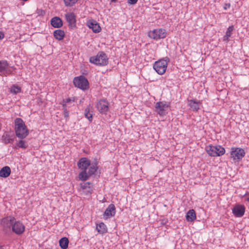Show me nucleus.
I'll list each match as a JSON object with an SVG mask.
<instances>
[{
  "mask_svg": "<svg viewBox=\"0 0 249 249\" xmlns=\"http://www.w3.org/2000/svg\"><path fill=\"white\" fill-rule=\"evenodd\" d=\"M16 135L19 139L26 138L28 134V130L24 122L20 118H17L14 121Z\"/></svg>",
  "mask_w": 249,
  "mask_h": 249,
  "instance_id": "f257e3e1",
  "label": "nucleus"
},
{
  "mask_svg": "<svg viewBox=\"0 0 249 249\" xmlns=\"http://www.w3.org/2000/svg\"><path fill=\"white\" fill-rule=\"evenodd\" d=\"M89 62L96 65L104 66L108 64V58L103 52H99L95 56L89 58Z\"/></svg>",
  "mask_w": 249,
  "mask_h": 249,
  "instance_id": "f03ea898",
  "label": "nucleus"
},
{
  "mask_svg": "<svg viewBox=\"0 0 249 249\" xmlns=\"http://www.w3.org/2000/svg\"><path fill=\"white\" fill-rule=\"evenodd\" d=\"M169 58L161 59L156 61L153 65V68L160 75L163 74L167 69Z\"/></svg>",
  "mask_w": 249,
  "mask_h": 249,
  "instance_id": "7ed1b4c3",
  "label": "nucleus"
},
{
  "mask_svg": "<svg viewBox=\"0 0 249 249\" xmlns=\"http://www.w3.org/2000/svg\"><path fill=\"white\" fill-rule=\"evenodd\" d=\"M14 221L15 217L13 216H7L1 219L0 224L3 231L6 234L11 232Z\"/></svg>",
  "mask_w": 249,
  "mask_h": 249,
  "instance_id": "20e7f679",
  "label": "nucleus"
},
{
  "mask_svg": "<svg viewBox=\"0 0 249 249\" xmlns=\"http://www.w3.org/2000/svg\"><path fill=\"white\" fill-rule=\"evenodd\" d=\"M74 85L82 90H86L89 88V83L87 79L84 76L75 77L73 79Z\"/></svg>",
  "mask_w": 249,
  "mask_h": 249,
  "instance_id": "39448f33",
  "label": "nucleus"
},
{
  "mask_svg": "<svg viewBox=\"0 0 249 249\" xmlns=\"http://www.w3.org/2000/svg\"><path fill=\"white\" fill-rule=\"evenodd\" d=\"M10 64L5 60H0V75L7 76L10 75H14L13 71L10 70Z\"/></svg>",
  "mask_w": 249,
  "mask_h": 249,
  "instance_id": "423d86ee",
  "label": "nucleus"
},
{
  "mask_svg": "<svg viewBox=\"0 0 249 249\" xmlns=\"http://www.w3.org/2000/svg\"><path fill=\"white\" fill-rule=\"evenodd\" d=\"M170 104L165 101L157 102L155 106V111L160 116H164L166 114V110L169 107Z\"/></svg>",
  "mask_w": 249,
  "mask_h": 249,
  "instance_id": "0eeeda50",
  "label": "nucleus"
},
{
  "mask_svg": "<svg viewBox=\"0 0 249 249\" xmlns=\"http://www.w3.org/2000/svg\"><path fill=\"white\" fill-rule=\"evenodd\" d=\"M148 36L155 40L164 38L166 36V32L162 28L154 29L149 32Z\"/></svg>",
  "mask_w": 249,
  "mask_h": 249,
  "instance_id": "6e6552de",
  "label": "nucleus"
},
{
  "mask_svg": "<svg viewBox=\"0 0 249 249\" xmlns=\"http://www.w3.org/2000/svg\"><path fill=\"white\" fill-rule=\"evenodd\" d=\"M245 150L240 148L232 147L231 150V156L234 160H239L245 155Z\"/></svg>",
  "mask_w": 249,
  "mask_h": 249,
  "instance_id": "1a4fd4ad",
  "label": "nucleus"
},
{
  "mask_svg": "<svg viewBox=\"0 0 249 249\" xmlns=\"http://www.w3.org/2000/svg\"><path fill=\"white\" fill-rule=\"evenodd\" d=\"M108 102L105 99L99 100L96 105V107L100 113L106 114L108 110Z\"/></svg>",
  "mask_w": 249,
  "mask_h": 249,
  "instance_id": "9d476101",
  "label": "nucleus"
},
{
  "mask_svg": "<svg viewBox=\"0 0 249 249\" xmlns=\"http://www.w3.org/2000/svg\"><path fill=\"white\" fill-rule=\"evenodd\" d=\"M25 227L22 223L19 221H16L15 219L12 231L17 234L20 235L24 232Z\"/></svg>",
  "mask_w": 249,
  "mask_h": 249,
  "instance_id": "9b49d317",
  "label": "nucleus"
},
{
  "mask_svg": "<svg viewBox=\"0 0 249 249\" xmlns=\"http://www.w3.org/2000/svg\"><path fill=\"white\" fill-rule=\"evenodd\" d=\"M65 18L69 27L73 28L76 26V15L73 12L67 13Z\"/></svg>",
  "mask_w": 249,
  "mask_h": 249,
  "instance_id": "f8f14e48",
  "label": "nucleus"
},
{
  "mask_svg": "<svg viewBox=\"0 0 249 249\" xmlns=\"http://www.w3.org/2000/svg\"><path fill=\"white\" fill-rule=\"evenodd\" d=\"M90 165V161L87 158H81L77 163L78 167L83 171H86Z\"/></svg>",
  "mask_w": 249,
  "mask_h": 249,
  "instance_id": "ddd939ff",
  "label": "nucleus"
},
{
  "mask_svg": "<svg viewBox=\"0 0 249 249\" xmlns=\"http://www.w3.org/2000/svg\"><path fill=\"white\" fill-rule=\"evenodd\" d=\"M79 191L86 195L91 194L92 192V189L90 186V183L89 182L81 183Z\"/></svg>",
  "mask_w": 249,
  "mask_h": 249,
  "instance_id": "4468645a",
  "label": "nucleus"
},
{
  "mask_svg": "<svg viewBox=\"0 0 249 249\" xmlns=\"http://www.w3.org/2000/svg\"><path fill=\"white\" fill-rule=\"evenodd\" d=\"M245 212V207L244 205H237L232 209V213L236 217L242 216Z\"/></svg>",
  "mask_w": 249,
  "mask_h": 249,
  "instance_id": "2eb2a0df",
  "label": "nucleus"
},
{
  "mask_svg": "<svg viewBox=\"0 0 249 249\" xmlns=\"http://www.w3.org/2000/svg\"><path fill=\"white\" fill-rule=\"evenodd\" d=\"M87 26L91 29L94 33H98L101 31V28L99 24L95 20H89L87 23Z\"/></svg>",
  "mask_w": 249,
  "mask_h": 249,
  "instance_id": "dca6fc26",
  "label": "nucleus"
},
{
  "mask_svg": "<svg viewBox=\"0 0 249 249\" xmlns=\"http://www.w3.org/2000/svg\"><path fill=\"white\" fill-rule=\"evenodd\" d=\"M115 212L116 209L115 206L113 204H110L105 211L104 215L107 218L114 216Z\"/></svg>",
  "mask_w": 249,
  "mask_h": 249,
  "instance_id": "f3484780",
  "label": "nucleus"
},
{
  "mask_svg": "<svg viewBox=\"0 0 249 249\" xmlns=\"http://www.w3.org/2000/svg\"><path fill=\"white\" fill-rule=\"evenodd\" d=\"M51 24L54 28H59L62 26L63 22L60 18L55 17L51 19Z\"/></svg>",
  "mask_w": 249,
  "mask_h": 249,
  "instance_id": "a211bd4d",
  "label": "nucleus"
},
{
  "mask_svg": "<svg viewBox=\"0 0 249 249\" xmlns=\"http://www.w3.org/2000/svg\"><path fill=\"white\" fill-rule=\"evenodd\" d=\"M188 105L189 107L194 111H197L199 109V107L201 104L200 101L196 100H188Z\"/></svg>",
  "mask_w": 249,
  "mask_h": 249,
  "instance_id": "6ab92c4d",
  "label": "nucleus"
},
{
  "mask_svg": "<svg viewBox=\"0 0 249 249\" xmlns=\"http://www.w3.org/2000/svg\"><path fill=\"white\" fill-rule=\"evenodd\" d=\"M216 149H217V148L215 147V146L212 145H209L207 146L205 148V150L207 153L212 157H217L218 153H216L215 152Z\"/></svg>",
  "mask_w": 249,
  "mask_h": 249,
  "instance_id": "aec40b11",
  "label": "nucleus"
},
{
  "mask_svg": "<svg viewBox=\"0 0 249 249\" xmlns=\"http://www.w3.org/2000/svg\"><path fill=\"white\" fill-rule=\"evenodd\" d=\"M186 219L189 222H192L196 219V212L194 210H190L187 213Z\"/></svg>",
  "mask_w": 249,
  "mask_h": 249,
  "instance_id": "412c9836",
  "label": "nucleus"
},
{
  "mask_svg": "<svg viewBox=\"0 0 249 249\" xmlns=\"http://www.w3.org/2000/svg\"><path fill=\"white\" fill-rule=\"evenodd\" d=\"M53 36L56 39L61 40L63 39L65 36V33L62 30L57 29L54 31Z\"/></svg>",
  "mask_w": 249,
  "mask_h": 249,
  "instance_id": "4be33fe9",
  "label": "nucleus"
},
{
  "mask_svg": "<svg viewBox=\"0 0 249 249\" xmlns=\"http://www.w3.org/2000/svg\"><path fill=\"white\" fill-rule=\"evenodd\" d=\"M2 141L5 144L12 143L14 142V139L9 134L5 133L2 136Z\"/></svg>",
  "mask_w": 249,
  "mask_h": 249,
  "instance_id": "5701e85b",
  "label": "nucleus"
},
{
  "mask_svg": "<svg viewBox=\"0 0 249 249\" xmlns=\"http://www.w3.org/2000/svg\"><path fill=\"white\" fill-rule=\"evenodd\" d=\"M96 229L100 233L103 234L107 231V228L104 223H100L96 225Z\"/></svg>",
  "mask_w": 249,
  "mask_h": 249,
  "instance_id": "b1692460",
  "label": "nucleus"
},
{
  "mask_svg": "<svg viewBox=\"0 0 249 249\" xmlns=\"http://www.w3.org/2000/svg\"><path fill=\"white\" fill-rule=\"evenodd\" d=\"M69 242L67 237H63L59 240V245L62 249H66L68 247Z\"/></svg>",
  "mask_w": 249,
  "mask_h": 249,
  "instance_id": "393cba45",
  "label": "nucleus"
},
{
  "mask_svg": "<svg viewBox=\"0 0 249 249\" xmlns=\"http://www.w3.org/2000/svg\"><path fill=\"white\" fill-rule=\"evenodd\" d=\"M84 115L86 118H87L89 122L92 120V114L90 112V108L89 107H86L84 111Z\"/></svg>",
  "mask_w": 249,
  "mask_h": 249,
  "instance_id": "a878e982",
  "label": "nucleus"
},
{
  "mask_svg": "<svg viewBox=\"0 0 249 249\" xmlns=\"http://www.w3.org/2000/svg\"><path fill=\"white\" fill-rule=\"evenodd\" d=\"M90 172H80L79 178L80 180L85 181L87 180L91 175Z\"/></svg>",
  "mask_w": 249,
  "mask_h": 249,
  "instance_id": "bb28decb",
  "label": "nucleus"
},
{
  "mask_svg": "<svg viewBox=\"0 0 249 249\" xmlns=\"http://www.w3.org/2000/svg\"><path fill=\"white\" fill-rule=\"evenodd\" d=\"M74 102V100H72L70 98H68L63 101V107H70L72 106Z\"/></svg>",
  "mask_w": 249,
  "mask_h": 249,
  "instance_id": "cd10ccee",
  "label": "nucleus"
},
{
  "mask_svg": "<svg viewBox=\"0 0 249 249\" xmlns=\"http://www.w3.org/2000/svg\"><path fill=\"white\" fill-rule=\"evenodd\" d=\"M215 147L217 148V149H216L215 152L216 153H218L216 154L217 155V156H220L224 154L225 153V149L222 147L220 145H216Z\"/></svg>",
  "mask_w": 249,
  "mask_h": 249,
  "instance_id": "c85d7f7f",
  "label": "nucleus"
},
{
  "mask_svg": "<svg viewBox=\"0 0 249 249\" xmlns=\"http://www.w3.org/2000/svg\"><path fill=\"white\" fill-rule=\"evenodd\" d=\"M10 91L14 94H17L20 92L21 88L17 85H14L10 88Z\"/></svg>",
  "mask_w": 249,
  "mask_h": 249,
  "instance_id": "c756f323",
  "label": "nucleus"
},
{
  "mask_svg": "<svg viewBox=\"0 0 249 249\" xmlns=\"http://www.w3.org/2000/svg\"><path fill=\"white\" fill-rule=\"evenodd\" d=\"M79 0H64L65 5L67 7L73 6Z\"/></svg>",
  "mask_w": 249,
  "mask_h": 249,
  "instance_id": "7c9ffc66",
  "label": "nucleus"
},
{
  "mask_svg": "<svg viewBox=\"0 0 249 249\" xmlns=\"http://www.w3.org/2000/svg\"><path fill=\"white\" fill-rule=\"evenodd\" d=\"M17 147L26 149L27 147V145L24 141L20 140L17 143L16 148Z\"/></svg>",
  "mask_w": 249,
  "mask_h": 249,
  "instance_id": "2f4dec72",
  "label": "nucleus"
},
{
  "mask_svg": "<svg viewBox=\"0 0 249 249\" xmlns=\"http://www.w3.org/2000/svg\"><path fill=\"white\" fill-rule=\"evenodd\" d=\"M89 167H90V170L89 171H97L98 169L97 161L95 160L92 162H90V165Z\"/></svg>",
  "mask_w": 249,
  "mask_h": 249,
  "instance_id": "473e14b6",
  "label": "nucleus"
},
{
  "mask_svg": "<svg viewBox=\"0 0 249 249\" xmlns=\"http://www.w3.org/2000/svg\"><path fill=\"white\" fill-rule=\"evenodd\" d=\"M36 13L37 16H43L45 14V11L41 9H37Z\"/></svg>",
  "mask_w": 249,
  "mask_h": 249,
  "instance_id": "72a5a7b5",
  "label": "nucleus"
},
{
  "mask_svg": "<svg viewBox=\"0 0 249 249\" xmlns=\"http://www.w3.org/2000/svg\"><path fill=\"white\" fill-rule=\"evenodd\" d=\"M233 30V27L232 26H230L228 28L226 32V35H227V36H229V37H230L231 36V33H232Z\"/></svg>",
  "mask_w": 249,
  "mask_h": 249,
  "instance_id": "f704fd0d",
  "label": "nucleus"
},
{
  "mask_svg": "<svg viewBox=\"0 0 249 249\" xmlns=\"http://www.w3.org/2000/svg\"><path fill=\"white\" fill-rule=\"evenodd\" d=\"M63 115L65 118H67L69 117V111L67 109V107H63Z\"/></svg>",
  "mask_w": 249,
  "mask_h": 249,
  "instance_id": "c9c22d12",
  "label": "nucleus"
},
{
  "mask_svg": "<svg viewBox=\"0 0 249 249\" xmlns=\"http://www.w3.org/2000/svg\"><path fill=\"white\" fill-rule=\"evenodd\" d=\"M11 172H0V177L3 178H6L9 176Z\"/></svg>",
  "mask_w": 249,
  "mask_h": 249,
  "instance_id": "e433bc0d",
  "label": "nucleus"
},
{
  "mask_svg": "<svg viewBox=\"0 0 249 249\" xmlns=\"http://www.w3.org/2000/svg\"><path fill=\"white\" fill-rule=\"evenodd\" d=\"M0 171H11V169L9 166H6L0 169Z\"/></svg>",
  "mask_w": 249,
  "mask_h": 249,
  "instance_id": "4c0bfd02",
  "label": "nucleus"
},
{
  "mask_svg": "<svg viewBox=\"0 0 249 249\" xmlns=\"http://www.w3.org/2000/svg\"><path fill=\"white\" fill-rule=\"evenodd\" d=\"M138 0H127V3L130 4H135L137 3Z\"/></svg>",
  "mask_w": 249,
  "mask_h": 249,
  "instance_id": "58836bf2",
  "label": "nucleus"
},
{
  "mask_svg": "<svg viewBox=\"0 0 249 249\" xmlns=\"http://www.w3.org/2000/svg\"><path fill=\"white\" fill-rule=\"evenodd\" d=\"M231 6L230 3H225V6L224 7V9L225 10H227V9L229 8Z\"/></svg>",
  "mask_w": 249,
  "mask_h": 249,
  "instance_id": "ea45409f",
  "label": "nucleus"
},
{
  "mask_svg": "<svg viewBox=\"0 0 249 249\" xmlns=\"http://www.w3.org/2000/svg\"><path fill=\"white\" fill-rule=\"evenodd\" d=\"M229 36H227V35H225L223 37V40L228 41L229 40Z\"/></svg>",
  "mask_w": 249,
  "mask_h": 249,
  "instance_id": "a19ab883",
  "label": "nucleus"
},
{
  "mask_svg": "<svg viewBox=\"0 0 249 249\" xmlns=\"http://www.w3.org/2000/svg\"><path fill=\"white\" fill-rule=\"evenodd\" d=\"M229 36H227V35H225L223 37V40L228 41L229 40Z\"/></svg>",
  "mask_w": 249,
  "mask_h": 249,
  "instance_id": "79ce46f5",
  "label": "nucleus"
},
{
  "mask_svg": "<svg viewBox=\"0 0 249 249\" xmlns=\"http://www.w3.org/2000/svg\"><path fill=\"white\" fill-rule=\"evenodd\" d=\"M4 37V33L0 31V40L2 39Z\"/></svg>",
  "mask_w": 249,
  "mask_h": 249,
  "instance_id": "37998d69",
  "label": "nucleus"
},
{
  "mask_svg": "<svg viewBox=\"0 0 249 249\" xmlns=\"http://www.w3.org/2000/svg\"><path fill=\"white\" fill-rule=\"evenodd\" d=\"M10 70L13 71V72H14V71L16 69V68L15 67V66H10Z\"/></svg>",
  "mask_w": 249,
  "mask_h": 249,
  "instance_id": "c03bdc74",
  "label": "nucleus"
},
{
  "mask_svg": "<svg viewBox=\"0 0 249 249\" xmlns=\"http://www.w3.org/2000/svg\"><path fill=\"white\" fill-rule=\"evenodd\" d=\"M111 1L112 2H116L117 1V0H111Z\"/></svg>",
  "mask_w": 249,
  "mask_h": 249,
  "instance_id": "a18cd8bd",
  "label": "nucleus"
},
{
  "mask_svg": "<svg viewBox=\"0 0 249 249\" xmlns=\"http://www.w3.org/2000/svg\"><path fill=\"white\" fill-rule=\"evenodd\" d=\"M0 249H3V248L2 246H0Z\"/></svg>",
  "mask_w": 249,
  "mask_h": 249,
  "instance_id": "49530a36",
  "label": "nucleus"
},
{
  "mask_svg": "<svg viewBox=\"0 0 249 249\" xmlns=\"http://www.w3.org/2000/svg\"><path fill=\"white\" fill-rule=\"evenodd\" d=\"M247 201H248V202H249V197L247 198Z\"/></svg>",
  "mask_w": 249,
  "mask_h": 249,
  "instance_id": "de8ad7c7",
  "label": "nucleus"
}]
</instances>
